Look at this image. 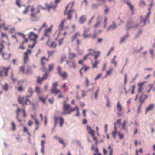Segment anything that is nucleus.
<instances>
[{
    "label": "nucleus",
    "mask_w": 155,
    "mask_h": 155,
    "mask_svg": "<svg viewBox=\"0 0 155 155\" xmlns=\"http://www.w3.org/2000/svg\"><path fill=\"white\" fill-rule=\"evenodd\" d=\"M71 106L66 103L65 100L63 101V112L61 114V115H65L67 114H69L71 112L74 111L75 109H71Z\"/></svg>",
    "instance_id": "f257e3e1"
},
{
    "label": "nucleus",
    "mask_w": 155,
    "mask_h": 155,
    "mask_svg": "<svg viewBox=\"0 0 155 155\" xmlns=\"http://www.w3.org/2000/svg\"><path fill=\"white\" fill-rule=\"evenodd\" d=\"M29 97V95H27L26 97L24 96L22 97L19 96L18 98V102L20 104H22L23 106H24L25 105H27L28 102L30 103V102L28 99Z\"/></svg>",
    "instance_id": "f03ea898"
},
{
    "label": "nucleus",
    "mask_w": 155,
    "mask_h": 155,
    "mask_svg": "<svg viewBox=\"0 0 155 155\" xmlns=\"http://www.w3.org/2000/svg\"><path fill=\"white\" fill-rule=\"evenodd\" d=\"M58 72L59 75L61 77L63 80H66L68 77V75L65 71H63L62 68L60 66H58L57 68Z\"/></svg>",
    "instance_id": "7ed1b4c3"
},
{
    "label": "nucleus",
    "mask_w": 155,
    "mask_h": 155,
    "mask_svg": "<svg viewBox=\"0 0 155 155\" xmlns=\"http://www.w3.org/2000/svg\"><path fill=\"white\" fill-rule=\"evenodd\" d=\"M71 4V8L67 12H66L65 15H68L67 19L68 20H70L71 19L72 17V13L74 11L72 8L74 5V2H72Z\"/></svg>",
    "instance_id": "20e7f679"
},
{
    "label": "nucleus",
    "mask_w": 155,
    "mask_h": 155,
    "mask_svg": "<svg viewBox=\"0 0 155 155\" xmlns=\"http://www.w3.org/2000/svg\"><path fill=\"white\" fill-rule=\"evenodd\" d=\"M32 51L31 50L28 49L24 53V63L25 64L26 63L29 61V55H30Z\"/></svg>",
    "instance_id": "39448f33"
},
{
    "label": "nucleus",
    "mask_w": 155,
    "mask_h": 155,
    "mask_svg": "<svg viewBox=\"0 0 155 155\" xmlns=\"http://www.w3.org/2000/svg\"><path fill=\"white\" fill-rule=\"evenodd\" d=\"M9 69V67L7 68L4 67H0V77H3V73L4 71H5L4 74L6 76L8 75V71Z\"/></svg>",
    "instance_id": "423d86ee"
},
{
    "label": "nucleus",
    "mask_w": 155,
    "mask_h": 155,
    "mask_svg": "<svg viewBox=\"0 0 155 155\" xmlns=\"http://www.w3.org/2000/svg\"><path fill=\"white\" fill-rule=\"evenodd\" d=\"M28 38L29 40L31 41H33V42L37 43V39L38 38V35L36 34H35L33 32H31L29 34Z\"/></svg>",
    "instance_id": "0eeeda50"
},
{
    "label": "nucleus",
    "mask_w": 155,
    "mask_h": 155,
    "mask_svg": "<svg viewBox=\"0 0 155 155\" xmlns=\"http://www.w3.org/2000/svg\"><path fill=\"white\" fill-rule=\"evenodd\" d=\"M54 122L55 123V126H56L58 123V120H59L60 122V125L61 127H62L63 126V124L64 123V119L62 117H60L58 118V117L55 116L54 117Z\"/></svg>",
    "instance_id": "6e6552de"
},
{
    "label": "nucleus",
    "mask_w": 155,
    "mask_h": 155,
    "mask_svg": "<svg viewBox=\"0 0 155 155\" xmlns=\"http://www.w3.org/2000/svg\"><path fill=\"white\" fill-rule=\"evenodd\" d=\"M86 128L88 131V133L92 136L94 140V141L97 140V138L96 137H95L94 135L95 133L94 130H92L91 127L88 125L87 126Z\"/></svg>",
    "instance_id": "1a4fd4ad"
},
{
    "label": "nucleus",
    "mask_w": 155,
    "mask_h": 155,
    "mask_svg": "<svg viewBox=\"0 0 155 155\" xmlns=\"http://www.w3.org/2000/svg\"><path fill=\"white\" fill-rule=\"evenodd\" d=\"M45 5L46 7V9H47L49 12L51 9H55L56 7V5L53 2L50 3L49 4L46 2L45 3Z\"/></svg>",
    "instance_id": "9d476101"
},
{
    "label": "nucleus",
    "mask_w": 155,
    "mask_h": 155,
    "mask_svg": "<svg viewBox=\"0 0 155 155\" xmlns=\"http://www.w3.org/2000/svg\"><path fill=\"white\" fill-rule=\"evenodd\" d=\"M53 26H51L48 29H45L44 32V35L45 36L49 38L50 37V33H51Z\"/></svg>",
    "instance_id": "9b49d317"
},
{
    "label": "nucleus",
    "mask_w": 155,
    "mask_h": 155,
    "mask_svg": "<svg viewBox=\"0 0 155 155\" xmlns=\"http://www.w3.org/2000/svg\"><path fill=\"white\" fill-rule=\"evenodd\" d=\"M127 5L128 8L131 11V14L133 15L134 11V6L130 2H127Z\"/></svg>",
    "instance_id": "f8f14e48"
},
{
    "label": "nucleus",
    "mask_w": 155,
    "mask_h": 155,
    "mask_svg": "<svg viewBox=\"0 0 155 155\" xmlns=\"http://www.w3.org/2000/svg\"><path fill=\"white\" fill-rule=\"evenodd\" d=\"M89 31V29H86L84 31L82 36L84 39L87 38L91 36V33L88 34Z\"/></svg>",
    "instance_id": "ddd939ff"
},
{
    "label": "nucleus",
    "mask_w": 155,
    "mask_h": 155,
    "mask_svg": "<svg viewBox=\"0 0 155 155\" xmlns=\"http://www.w3.org/2000/svg\"><path fill=\"white\" fill-rule=\"evenodd\" d=\"M140 24V23H137L134 26H132V22L131 21L129 22H128L127 23L128 25L127 26V27H128L127 29L132 28H137Z\"/></svg>",
    "instance_id": "4468645a"
},
{
    "label": "nucleus",
    "mask_w": 155,
    "mask_h": 155,
    "mask_svg": "<svg viewBox=\"0 0 155 155\" xmlns=\"http://www.w3.org/2000/svg\"><path fill=\"white\" fill-rule=\"evenodd\" d=\"M67 64H68V67L70 68H73L74 69H75L76 68V66L75 61L74 60L69 61H67Z\"/></svg>",
    "instance_id": "2eb2a0df"
},
{
    "label": "nucleus",
    "mask_w": 155,
    "mask_h": 155,
    "mask_svg": "<svg viewBox=\"0 0 155 155\" xmlns=\"http://www.w3.org/2000/svg\"><path fill=\"white\" fill-rule=\"evenodd\" d=\"M50 91L52 94H54L55 95H57L58 93H61V91L56 88H52L50 90Z\"/></svg>",
    "instance_id": "dca6fc26"
},
{
    "label": "nucleus",
    "mask_w": 155,
    "mask_h": 155,
    "mask_svg": "<svg viewBox=\"0 0 155 155\" xmlns=\"http://www.w3.org/2000/svg\"><path fill=\"white\" fill-rule=\"evenodd\" d=\"M145 100V98H144V94L142 93L139 97V101L140 104H143L144 103Z\"/></svg>",
    "instance_id": "f3484780"
},
{
    "label": "nucleus",
    "mask_w": 155,
    "mask_h": 155,
    "mask_svg": "<svg viewBox=\"0 0 155 155\" xmlns=\"http://www.w3.org/2000/svg\"><path fill=\"white\" fill-rule=\"evenodd\" d=\"M155 105L153 104H149V106L147 107L145 110V114H147V112L151 110L154 107Z\"/></svg>",
    "instance_id": "a211bd4d"
},
{
    "label": "nucleus",
    "mask_w": 155,
    "mask_h": 155,
    "mask_svg": "<svg viewBox=\"0 0 155 155\" xmlns=\"http://www.w3.org/2000/svg\"><path fill=\"white\" fill-rule=\"evenodd\" d=\"M49 38L47 41V45L50 47H51L54 48H55L57 46V44L55 42L53 41L52 42L51 44L49 45Z\"/></svg>",
    "instance_id": "6ab92c4d"
},
{
    "label": "nucleus",
    "mask_w": 155,
    "mask_h": 155,
    "mask_svg": "<svg viewBox=\"0 0 155 155\" xmlns=\"http://www.w3.org/2000/svg\"><path fill=\"white\" fill-rule=\"evenodd\" d=\"M5 26V22L0 19V28L3 27H4V29L5 31H7L8 30V27Z\"/></svg>",
    "instance_id": "aec40b11"
},
{
    "label": "nucleus",
    "mask_w": 155,
    "mask_h": 155,
    "mask_svg": "<svg viewBox=\"0 0 155 155\" xmlns=\"http://www.w3.org/2000/svg\"><path fill=\"white\" fill-rule=\"evenodd\" d=\"M80 36V34L79 32H76L71 37V41L72 42H73L74 41L75 39L77 37L79 36Z\"/></svg>",
    "instance_id": "412c9836"
},
{
    "label": "nucleus",
    "mask_w": 155,
    "mask_h": 155,
    "mask_svg": "<svg viewBox=\"0 0 155 155\" xmlns=\"http://www.w3.org/2000/svg\"><path fill=\"white\" fill-rule=\"evenodd\" d=\"M144 83L145 82H143L139 83L138 84V92L139 93H140L142 91V87Z\"/></svg>",
    "instance_id": "4be33fe9"
},
{
    "label": "nucleus",
    "mask_w": 155,
    "mask_h": 155,
    "mask_svg": "<svg viewBox=\"0 0 155 155\" xmlns=\"http://www.w3.org/2000/svg\"><path fill=\"white\" fill-rule=\"evenodd\" d=\"M86 21V16L84 15H82L80 18L79 21L80 23L83 24Z\"/></svg>",
    "instance_id": "5701e85b"
},
{
    "label": "nucleus",
    "mask_w": 155,
    "mask_h": 155,
    "mask_svg": "<svg viewBox=\"0 0 155 155\" xmlns=\"http://www.w3.org/2000/svg\"><path fill=\"white\" fill-rule=\"evenodd\" d=\"M116 25L114 23V21L112 22V25H110L109 27L107 29V31H108L109 30L111 29L112 30L115 29L116 28Z\"/></svg>",
    "instance_id": "b1692460"
},
{
    "label": "nucleus",
    "mask_w": 155,
    "mask_h": 155,
    "mask_svg": "<svg viewBox=\"0 0 155 155\" xmlns=\"http://www.w3.org/2000/svg\"><path fill=\"white\" fill-rule=\"evenodd\" d=\"M66 19H65L63 20L61 22V23L59 26V29L60 30H63L64 28V24L66 21Z\"/></svg>",
    "instance_id": "393cba45"
},
{
    "label": "nucleus",
    "mask_w": 155,
    "mask_h": 155,
    "mask_svg": "<svg viewBox=\"0 0 155 155\" xmlns=\"http://www.w3.org/2000/svg\"><path fill=\"white\" fill-rule=\"evenodd\" d=\"M116 107L117 110L120 112L122 111V107L121 104H120L119 102L118 101L117 102Z\"/></svg>",
    "instance_id": "a878e982"
},
{
    "label": "nucleus",
    "mask_w": 155,
    "mask_h": 155,
    "mask_svg": "<svg viewBox=\"0 0 155 155\" xmlns=\"http://www.w3.org/2000/svg\"><path fill=\"white\" fill-rule=\"evenodd\" d=\"M23 131L25 133L26 132L27 133V134L30 137L31 136V134L29 132L28 129L25 126H24L23 127Z\"/></svg>",
    "instance_id": "bb28decb"
},
{
    "label": "nucleus",
    "mask_w": 155,
    "mask_h": 155,
    "mask_svg": "<svg viewBox=\"0 0 155 155\" xmlns=\"http://www.w3.org/2000/svg\"><path fill=\"white\" fill-rule=\"evenodd\" d=\"M76 56V54L75 53L70 52L69 54L68 58L69 59H72L75 57Z\"/></svg>",
    "instance_id": "cd10ccee"
},
{
    "label": "nucleus",
    "mask_w": 155,
    "mask_h": 155,
    "mask_svg": "<svg viewBox=\"0 0 155 155\" xmlns=\"http://www.w3.org/2000/svg\"><path fill=\"white\" fill-rule=\"evenodd\" d=\"M35 90L37 94H39L41 92V88L39 86H36L35 88Z\"/></svg>",
    "instance_id": "c85d7f7f"
},
{
    "label": "nucleus",
    "mask_w": 155,
    "mask_h": 155,
    "mask_svg": "<svg viewBox=\"0 0 155 155\" xmlns=\"http://www.w3.org/2000/svg\"><path fill=\"white\" fill-rule=\"evenodd\" d=\"M54 67V65L53 64H50L48 66V70L49 72L52 71Z\"/></svg>",
    "instance_id": "c756f323"
},
{
    "label": "nucleus",
    "mask_w": 155,
    "mask_h": 155,
    "mask_svg": "<svg viewBox=\"0 0 155 155\" xmlns=\"http://www.w3.org/2000/svg\"><path fill=\"white\" fill-rule=\"evenodd\" d=\"M37 78L36 81L37 83L41 84L43 80L42 79V78H41L39 76H37Z\"/></svg>",
    "instance_id": "7c9ffc66"
},
{
    "label": "nucleus",
    "mask_w": 155,
    "mask_h": 155,
    "mask_svg": "<svg viewBox=\"0 0 155 155\" xmlns=\"http://www.w3.org/2000/svg\"><path fill=\"white\" fill-rule=\"evenodd\" d=\"M30 7V5H28L25 8V9L23 11V13L24 14H27L29 11V8Z\"/></svg>",
    "instance_id": "2f4dec72"
},
{
    "label": "nucleus",
    "mask_w": 155,
    "mask_h": 155,
    "mask_svg": "<svg viewBox=\"0 0 155 155\" xmlns=\"http://www.w3.org/2000/svg\"><path fill=\"white\" fill-rule=\"evenodd\" d=\"M99 5L97 3H94L92 4L91 6V8L93 9L98 8Z\"/></svg>",
    "instance_id": "473e14b6"
},
{
    "label": "nucleus",
    "mask_w": 155,
    "mask_h": 155,
    "mask_svg": "<svg viewBox=\"0 0 155 155\" xmlns=\"http://www.w3.org/2000/svg\"><path fill=\"white\" fill-rule=\"evenodd\" d=\"M48 73L47 72H45V73L43 74V76L42 78V79L43 80H46L47 79V77L48 75Z\"/></svg>",
    "instance_id": "72a5a7b5"
},
{
    "label": "nucleus",
    "mask_w": 155,
    "mask_h": 155,
    "mask_svg": "<svg viewBox=\"0 0 155 155\" xmlns=\"http://www.w3.org/2000/svg\"><path fill=\"white\" fill-rule=\"evenodd\" d=\"M58 139L59 143L64 145V147H65V144L64 143L63 140L59 137L58 138Z\"/></svg>",
    "instance_id": "f704fd0d"
},
{
    "label": "nucleus",
    "mask_w": 155,
    "mask_h": 155,
    "mask_svg": "<svg viewBox=\"0 0 155 155\" xmlns=\"http://www.w3.org/2000/svg\"><path fill=\"white\" fill-rule=\"evenodd\" d=\"M99 61H95L94 63H93L92 65V67L93 68H94L97 67Z\"/></svg>",
    "instance_id": "c9c22d12"
},
{
    "label": "nucleus",
    "mask_w": 155,
    "mask_h": 155,
    "mask_svg": "<svg viewBox=\"0 0 155 155\" xmlns=\"http://www.w3.org/2000/svg\"><path fill=\"white\" fill-rule=\"evenodd\" d=\"M11 126L12 127V130L14 131L16 129V126L14 122H12L11 123Z\"/></svg>",
    "instance_id": "e433bc0d"
},
{
    "label": "nucleus",
    "mask_w": 155,
    "mask_h": 155,
    "mask_svg": "<svg viewBox=\"0 0 155 155\" xmlns=\"http://www.w3.org/2000/svg\"><path fill=\"white\" fill-rule=\"evenodd\" d=\"M52 88H56V87L58 86V82L57 81H56L55 82L53 83L52 84Z\"/></svg>",
    "instance_id": "4c0bfd02"
},
{
    "label": "nucleus",
    "mask_w": 155,
    "mask_h": 155,
    "mask_svg": "<svg viewBox=\"0 0 155 155\" xmlns=\"http://www.w3.org/2000/svg\"><path fill=\"white\" fill-rule=\"evenodd\" d=\"M17 105V108L16 113V114H17V116H19V113L21 111V109H20L19 108L18 105Z\"/></svg>",
    "instance_id": "58836bf2"
},
{
    "label": "nucleus",
    "mask_w": 155,
    "mask_h": 155,
    "mask_svg": "<svg viewBox=\"0 0 155 155\" xmlns=\"http://www.w3.org/2000/svg\"><path fill=\"white\" fill-rule=\"evenodd\" d=\"M45 59H46V58L45 57L43 56V57H41V64L42 65H45V64L44 63L43 61L44 60H45Z\"/></svg>",
    "instance_id": "ea45409f"
},
{
    "label": "nucleus",
    "mask_w": 155,
    "mask_h": 155,
    "mask_svg": "<svg viewBox=\"0 0 155 155\" xmlns=\"http://www.w3.org/2000/svg\"><path fill=\"white\" fill-rule=\"evenodd\" d=\"M74 109H75V110H77V113L75 115L76 116H79L80 115L79 114V111L78 108V107L77 106H76L75 107V108Z\"/></svg>",
    "instance_id": "a19ab883"
},
{
    "label": "nucleus",
    "mask_w": 155,
    "mask_h": 155,
    "mask_svg": "<svg viewBox=\"0 0 155 155\" xmlns=\"http://www.w3.org/2000/svg\"><path fill=\"white\" fill-rule=\"evenodd\" d=\"M28 91L29 93L30 96H31L33 93V90L32 88L31 87L29 88L28 89Z\"/></svg>",
    "instance_id": "79ce46f5"
},
{
    "label": "nucleus",
    "mask_w": 155,
    "mask_h": 155,
    "mask_svg": "<svg viewBox=\"0 0 155 155\" xmlns=\"http://www.w3.org/2000/svg\"><path fill=\"white\" fill-rule=\"evenodd\" d=\"M139 4L140 6H143L145 5V3L143 0H140L139 1Z\"/></svg>",
    "instance_id": "37998d69"
},
{
    "label": "nucleus",
    "mask_w": 155,
    "mask_h": 155,
    "mask_svg": "<svg viewBox=\"0 0 155 155\" xmlns=\"http://www.w3.org/2000/svg\"><path fill=\"white\" fill-rule=\"evenodd\" d=\"M89 81L88 79L87 78H86L85 81V84L86 86L87 87H88L89 86Z\"/></svg>",
    "instance_id": "c03bdc74"
},
{
    "label": "nucleus",
    "mask_w": 155,
    "mask_h": 155,
    "mask_svg": "<svg viewBox=\"0 0 155 155\" xmlns=\"http://www.w3.org/2000/svg\"><path fill=\"white\" fill-rule=\"evenodd\" d=\"M54 51H48L47 52V53L48 54V57H50L54 53Z\"/></svg>",
    "instance_id": "a18cd8bd"
},
{
    "label": "nucleus",
    "mask_w": 155,
    "mask_h": 155,
    "mask_svg": "<svg viewBox=\"0 0 155 155\" xmlns=\"http://www.w3.org/2000/svg\"><path fill=\"white\" fill-rule=\"evenodd\" d=\"M2 88L5 91H7L8 89V84L7 83H5V85L3 86Z\"/></svg>",
    "instance_id": "49530a36"
},
{
    "label": "nucleus",
    "mask_w": 155,
    "mask_h": 155,
    "mask_svg": "<svg viewBox=\"0 0 155 155\" xmlns=\"http://www.w3.org/2000/svg\"><path fill=\"white\" fill-rule=\"evenodd\" d=\"M100 52L99 51H97V54L94 55V58L95 61H97L98 57L100 55Z\"/></svg>",
    "instance_id": "de8ad7c7"
},
{
    "label": "nucleus",
    "mask_w": 155,
    "mask_h": 155,
    "mask_svg": "<svg viewBox=\"0 0 155 155\" xmlns=\"http://www.w3.org/2000/svg\"><path fill=\"white\" fill-rule=\"evenodd\" d=\"M36 14H35L33 13H31L30 14V16L32 18H36Z\"/></svg>",
    "instance_id": "09e8293b"
},
{
    "label": "nucleus",
    "mask_w": 155,
    "mask_h": 155,
    "mask_svg": "<svg viewBox=\"0 0 155 155\" xmlns=\"http://www.w3.org/2000/svg\"><path fill=\"white\" fill-rule=\"evenodd\" d=\"M15 32V28L13 27L10 28V33L11 34L14 33Z\"/></svg>",
    "instance_id": "8fccbe9b"
},
{
    "label": "nucleus",
    "mask_w": 155,
    "mask_h": 155,
    "mask_svg": "<svg viewBox=\"0 0 155 155\" xmlns=\"http://www.w3.org/2000/svg\"><path fill=\"white\" fill-rule=\"evenodd\" d=\"M147 18H146V19L144 21H143V20H141L140 21V24L142 22H143V25H142L141 26V27H143L145 25L146 22L147 21Z\"/></svg>",
    "instance_id": "3c124183"
},
{
    "label": "nucleus",
    "mask_w": 155,
    "mask_h": 155,
    "mask_svg": "<svg viewBox=\"0 0 155 155\" xmlns=\"http://www.w3.org/2000/svg\"><path fill=\"white\" fill-rule=\"evenodd\" d=\"M113 71V69L112 68H110L109 69V70L107 71L106 72V75H110L111 73Z\"/></svg>",
    "instance_id": "603ef678"
},
{
    "label": "nucleus",
    "mask_w": 155,
    "mask_h": 155,
    "mask_svg": "<svg viewBox=\"0 0 155 155\" xmlns=\"http://www.w3.org/2000/svg\"><path fill=\"white\" fill-rule=\"evenodd\" d=\"M21 2L20 0H16L15 3L17 6H18L19 7H20L21 6V5L20 4Z\"/></svg>",
    "instance_id": "864d4df0"
},
{
    "label": "nucleus",
    "mask_w": 155,
    "mask_h": 155,
    "mask_svg": "<svg viewBox=\"0 0 155 155\" xmlns=\"http://www.w3.org/2000/svg\"><path fill=\"white\" fill-rule=\"evenodd\" d=\"M143 48V47L141 46L140 47V48L139 49H135V52L136 53H138L141 50H142Z\"/></svg>",
    "instance_id": "5fc2aeb1"
},
{
    "label": "nucleus",
    "mask_w": 155,
    "mask_h": 155,
    "mask_svg": "<svg viewBox=\"0 0 155 155\" xmlns=\"http://www.w3.org/2000/svg\"><path fill=\"white\" fill-rule=\"evenodd\" d=\"M20 71L22 72L23 73H25V67L24 66H21L19 68Z\"/></svg>",
    "instance_id": "6e6d98bb"
},
{
    "label": "nucleus",
    "mask_w": 155,
    "mask_h": 155,
    "mask_svg": "<svg viewBox=\"0 0 155 155\" xmlns=\"http://www.w3.org/2000/svg\"><path fill=\"white\" fill-rule=\"evenodd\" d=\"M142 31L141 29H140L136 35L135 36V37L136 38H137L142 33Z\"/></svg>",
    "instance_id": "4d7b16f0"
},
{
    "label": "nucleus",
    "mask_w": 155,
    "mask_h": 155,
    "mask_svg": "<svg viewBox=\"0 0 155 155\" xmlns=\"http://www.w3.org/2000/svg\"><path fill=\"white\" fill-rule=\"evenodd\" d=\"M46 24L45 23H44L43 25H42V26L40 28H39V30H38V32H40V31H41V29H42V28L44 27H46Z\"/></svg>",
    "instance_id": "13d9d810"
},
{
    "label": "nucleus",
    "mask_w": 155,
    "mask_h": 155,
    "mask_svg": "<svg viewBox=\"0 0 155 155\" xmlns=\"http://www.w3.org/2000/svg\"><path fill=\"white\" fill-rule=\"evenodd\" d=\"M64 38V37L63 38H62L58 40V42L59 43V45H60L62 43L63 41Z\"/></svg>",
    "instance_id": "bf43d9fd"
},
{
    "label": "nucleus",
    "mask_w": 155,
    "mask_h": 155,
    "mask_svg": "<svg viewBox=\"0 0 155 155\" xmlns=\"http://www.w3.org/2000/svg\"><path fill=\"white\" fill-rule=\"evenodd\" d=\"M107 103L106 104V106L109 107L110 106V102L108 98H107Z\"/></svg>",
    "instance_id": "052dcab7"
},
{
    "label": "nucleus",
    "mask_w": 155,
    "mask_h": 155,
    "mask_svg": "<svg viewBox=\"0 0 155 155\" xmlns=\"http://www.w3.org/2000/svg\"><path fill=\"white\" fill-rule=\"evenodd\" d=\"M111 63L112 64H113L114 66H116L117 65V62L115 61V60L114 59H112Z\"/></svg>",
    "instance_id": "680f3d73"
},
{
    "label": "nucleus",
    "mask_w": 155,
    "mask_h": 155,
    "mask_svg": "<svg viewBox=\"0 0 155 155\" xmlns=\"http://www.w3.org/2000/svg\"><path fill=\"white\" fill-rule=\"evenodd\" d=\"M126 36L124 35V37L121 38V40L120 42V43H122L126 39Z\"/></svg>",
    "instance_id": "e2e57ef3"
},
{
    "label": "nucleus",
    "mask_w": 155,
    "mask_h": 155,
    "mask_svg": "<svg viewBox=\"0 0 155 155\" xmlns=\"http://www.w3.org/2000/svg\"><path fill=\"white\" fill-rule=\"evenodd\" d=\"M23 116L24 118H25L26 117V114L25 109H23Z\"/></svg>",
    "instance_id": "0e129e2a"
},
{
    "label": "nucleus",
    "mask_w": 155,
    "mask_h": 155,
    "mask_svg": "<svg viewBox=\"0 0 155 155\" xmlns=\"http://www.w3.org/2000/svg\"><path fill=\"white\" fill-rule=\"evenodd\" d=\"M36 42H33L32 45L31 46L30 45H29L28 46V47L31 48V49H32L35 46L36 44Z\"/></svg>",
    "instance_id": "69168bd1"
},
{
    "label": "nucleus",
    "mask_w": 155,
    "mask_h": 155,
    "mask_svg": "<svg viewBox=\"0 0 155 155\" xmlns=\"http://www.w3.org/2000/svg\"><path fill=\"white\" fill-rule=\"evenodd\" d=\"M114 48L113 47H112L110 48V49L109 51V52H108V54H107V56H109L111 52L112 51H114Z\"/></svg>",
    "instance_id": "338daca9"
},
{
    "label": "nucleus",
    "mask_w": 155,
    "mask_h": 155,
    "mask_svg": "<svg viewBox=\"0 0 155 155\" xmlns=\"http://www.w3.org/2000/svg\"><path fill=\"white\" fill-rule=\"evenodd\" d=\"M33 124V123L31 120L28 121L27 123L28 125L30 127Z\"/></svg>",
    "instance_id": "774afa93"
}]
</instances>
